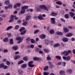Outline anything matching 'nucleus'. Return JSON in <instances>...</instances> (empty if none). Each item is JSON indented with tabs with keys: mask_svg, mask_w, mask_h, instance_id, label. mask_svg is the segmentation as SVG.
<instances>
[{
	"mask_svg": "<svg viewBox=\"0 0 75 75\" xmlns=\"http://www.w3.org/2000/svg\"><path fill=\"white\" fill-rule=\"evenodd\" d=\"M40 7L41 9H44L47 11H48L49 9L50 8V6L49 5L47 6V7L45 5H41L40 6Z\"/></svg>",
	"mask_w": 75,
	"mask_h": 75,
	"instance_id": "nucleus-1",
	"label": "nucleus"
},
{
	"mask_svg": "<svg viewBox=\"0 0 75 75\" xmlns=\"http://www.w3.org/2000/svg\"><path fill=\"white\" fill-rule=\"evenodd\" d=\"M24 37H23L22 38H21V37H19L16 38V40H17V41H19L18 42V44H20V43H21V42H22L23 41V39H24Z\"/></svg>",
	"mask_w": 75,
	"mask_h": 75,
	"instance_id": "nucleus-2",
	"label": "nucleus"
},
{
	"mask_svg": "<svg viewBox=\"0 0 75 75\" xmlns=\"http://www.w3.org/2000/svg\"><path fill=\"white\" fill-rule=\"evenodd\" d=\"M16 16H14L13 15H12L10 17V21H9V23H11L12 22L13 20H14V17H16Z\"/></svg>",
	"mask_w": 75,
	"mask_h": 75,
	"instance_id": "nucleus-3",
	"label": "nucleus"
},
{
	"mask_svg": "<svg viewBox=\"0 0 75 75\" xmlns=\"http://www.w3.org/2000/svg\"><path fill=\"white\" fill-rule=\"evenodd\" d=\"M33 63V61H31L29 62L28 66L29 67H31V68H33L34 67V65H32Z\"/></svg>",
	"mask_w": 75,
	"mask_h": 75,
	"instance_id": "nucleus-4",
	"label": "nucleus"
},
{
	"mask_svg": "<svg viewBox=\"0 0 75 75\" xmlns=\"http://www.w3.org/2000/svg\"><path fill=\"white\" fill-rule=\"evenodd\" d=\"M51 21V23L52 24H54L55 23V19L54 18H51L50 19Z\"/></svg>",
	"mask_w": 75,
	"mask_h": 75,
	"instance_id": "nucleus-5",
	"label": "nucleus"
},
{
	"mask_svg": "<svg viewBox=\"0 0 75 75\" xmlns=\"http://www.w3.org/2000/svg\"><path fill=\"white\" fill-rule=\"evenodd\" d=\"M63 59H65L66 60H67V61H69V60H70V58L69 56H63Z\"/></svg>",
	"mask_w": 75,
	"mask_h": 75,
	"instance_id": "nucleus-6",
	"label": "nucleus"
},
{
	"mask_svg": "<svg viewBox=\"0 0 75 75\" xmlns=\"http://www.w3.org/2000/svg\"><path fill=\"white\" fill-rule=\"evenodd\" d=\"M46 37L45 35L44 34L41 35L40 36V38L42 39H44V38H45Z\"/></svg>",
	"mask_w": 75,
	"mask_h": 75,
	"instance_id": "nucleus-7",
	"label": "nucleus"
},
{
	"mask_svg": "<svg viewBox=\"0 0 75 75\" xmlns=\"http://www.w3.org/2000/svg\"><path fill=\"white\" fill-rule=\"evenodd\" d=\"M18 73L20 75H23L24 74V72L22 70H19L18 71Z\"/></svg>",
	"mask_w": 75,
	"mask_h": 75,
	"instance_id": "nucleus-8",
	"label": "nucleus"
},
{
	"mask_svg": "<svg viewBox=\"0 0 75 75\" xmlns=\"http://www.w3.org/2000/svg\"><path fill=\"white\" fill-rule=\"evenodd\" d=\"M38 18L39 19V20H43L44 18L42 17V16L41 14H40L39 16L38 17Z\"/></svg>",
	"mask_w": 75,
	"mask_h": 75,
	"instance_id": "nucleus-9",
	"label": "nucleus"
},
{
	"mask_svg": "<svg viewBox=\"0 0 75 75\" xmlns=\"http://www.w3.org/2000/svg\"><path fill=\"white\" fill-rule=\"evenodd\" d=\"M21 67L22 68H26V67H27V64H22L21 65Z\"/></svg>",
	"mask_w": 75,
	"mask_h": 75,
	"instance_id": "nucleus-10",
	"label": "nucleus"
},
{
	"mask_svg": "<svg viewBox=\"0 0 75 75\" xmlns=\"http://www.w3.org/2000/svg\"><path fill=\"white\" fill-rule=\"evenodd\" d=\"M69 14L71 17H73L75 16V14L72 12H70Z\"/></svg>",
	"mask_w": 75,
	"mask_h": 75,
	"instance_id": "nucleus-11",
	"label": "nucleus"
},
{
	"mask_svg": "<svg viewBox=\"0 0 75 75\" xmlns=\"http://www.w3.org/2000/svg\"><path fill=\"white\" fill-rule=\"evenodd\" d=\"M8 41V38H5L3 40V41L4 42H7Z\"/></svg>",
	"mask_w": 75,
	"mask_h": 75,
	"instance_id": "nucleus-12",
	"label": "nucleus"
},
{
	"mask_svg": "<svg viewBox=\"0 0 75 75\" xmlns=\"http://www.w3.org/2000/svg\"><path fill=\"white\" fill-rule=\"evenodd\" d=\"M56 34L59 35H63L62 33L60 32H57L56 33Z\"/></svg>",
	"mask_w": 75,
	"mask_h": 75,
	"instance_id": "nucleus-13",
	"label": "nucleus"
},
{
	"mask_svg": "<svg viewBox=\"0 0 75 75\" xmlns=\"http://www.w3.org/2000/svg\"><path fill=\"white\" fill-rule=\"evenodd\" d=\"M5 4L6 5H8V4H10V0H7L5 2Z\"/></svg>",
	"mask_w": 75,
	"mask_h": 75,
	"instance_id": "nucleus-14",
	"label": "nucleus"
},
{
	"mask_svg": "<svg viewBox=\"0 0 75 75\" xmlns=\"http://www.w3.org/2000/svg\"><path fill=\"white\" fill-rule=\"evenodd\" d=\"M13 28V26H9L6 29V30L8 31V30H9L10 29H11V28Z\"/></svg>",
	"mask_w": 75,
	"mask_h": 75,
	"instance_id": "nucleus-15",
	"label": "nucleus"
},
{
	"mask_svg": "<svg viewBox=\"0 0 75 75\" xmlns=\"http://www.w3.org/2000/svg\"><path fill=\"white\" fill-rule=\"evenodd\" d=\"M63 41L64 42H67L68 41V39L67 38H64L63 39Z\"/></svg>",
	"mask_w": 75,
	"mask_h": 75,
	"instance_id": "nucleus-16",
	"label": "nucleus"
},
{
	"mask_svg": "<svg viewBox=\"0 0 75 75\" xmlns=\"http://www.w3.org/2000/svg\"><path fill=\"white\" fill-rule=\"evenodd\" d=\"M64 31L65 32V33H67L69 31V29L68 28H64Z\"/></svg>",
	"mask_w": 75,
	"mask_h": 75,
	"instance_id": "nucleus-17",
	"label": "nucleus"
},
{
	"mask_svg": "<svg viewBox=\"0 0 75 75\" xmlns=\"http://www.w3.org/2000/svg\"><path fill=\"white\" fill-rule=\"evenodd\" d=\"M33 59L34 61H38L39 60L40 58L38 57H34L33 58Z\"/></svg>",
	"mask_w": 75,
	"mask_h": 75,
	"instance_id": "nucleus-18",
	"label": "nucleus"
},
{
	"mask_svg": "<svg viewBox=\"0 0 75 75\" xmlns=\"http://www.w3.org/2000/svg\"><path fill=\"white\" fill-rule=\"evenodd\" d=\"M12 48L13 50H17L18 49V46H15L13 47Z\"/></svg>",
	"mask_w": 75,
	"mask_h": 75,
	"instance_id": "nucleus-19",
	"label": "nucleus"
},
{
	"mask_svg": "<svg viewBox=\"0 0 75 75\" xmlns=\"http://www.w3.org/2000/svg\"><path fill=\"white\" fill-rule=\"evenodd\" d=\"M23 60L24 61H27L28 59V58L27 57H25L23 58Z\"/></svg>",
	"mask_w": 75,
	"mask_h": 75,
	"instance_id": "nucleus-20",
	"label": "nucleus"
},
{
	"mask_svg": "<svg viewBox=\"0 0 75 75\" xmlns=\"http://www.w3.org/2000/svg\"><path fill=\"white\" fill-rule=\"evenodd\" d=\"M55 58L58 59H59V60L61 59V57L59 56H55Z\"/></svg>",
	"mask_w": 75,
	"mask_h": 75,
	"instance_id": "nucleus-21",
	"label": "nucleus"
},
{
	"mask_svg": "<svg viewBox=\"0 0 75 75\" xmlns=\"http://www.w3.org/2000/svg\"><path fill=\"white\" fill-rule=\"evenodd\" d=\"M66 37H71V36H72V34L70 33H68L67 35H66Z\"/></svg>",
	"mask_w": 75,
	"mask_h": 75,
	"instance_id": "nucleus-22",
	"label": "nucleus"
},
{
	"mask_svg": "<svg viewBox=\"0 0 75 75\" xmlns=\"http://www.w3.org/2000/svg\"><path fill=\"white\" fill-rule=\"evenodd\" d=\"M60 75H62L65 74V71H64L61 70L60 71Z\"/></svg>",
	"mask_w": 75,
	"mask_h": 75,
	"instance_id": "nucleus-23",
	"label": "nucleus"
},
{
	"mask_svg": "<svg viewBox=\"0 0 75 75\" xmlns=\"http://www.w3.org/2000/svg\"><path fill=\"white\" fill-rule=\"evenodd\" d=\"M60 45V44H59L57 43V44H54V47H59V46Z\"/></svg>",
	"mask_w": 75,
	"mask_h": 75,
	"instance_id": "nucleus-24",
	"label": "nucleus"
},
{
	"mask_svg": "<svg viewBox=\"0 0 75 75\" xmlns=\"http://www.w3.org/2000/svg\"><path fill=\"white\" fill-rule=\"evenodd\" d=\"M25 9H22L21 12V13L22 14H24V13H25Z\"/></svg>",
	"mask_w": 75,
	"mask_h": 75,
	"instance_id": "nucleus-25",
	"label": "nucleus"
},
{
	"mask_svg": "<svg viewBox=\"0 0 75 75\" xmlns=\"http://www.w3.org/2000/svg\"><path fill=\"white\" fill-rule=\"evenodd\" d=\"M25 30V28L23 27H22L21 29L19 30V31L20 32H21V31H24Z\"/></svg>",
	"mask_w": 75,
	"mask_h": 75,
	"instance_id": "nucleus-26",
	"label": "nucleus"
},
{
	"mask_svg": "<svg viewBox=\"0 0 75 75\" xmlns=\"http://www.w3.org/2000/svg\"><path fill=\"white\" fill-rule=\"evenodd\" d=\"M50 34H54V30L53 29H51L50 31Z\"/></svg>",
	"mask_w": 75,
	"mask_h": 75,
	"instance_id": "nucleus-27",
	"label": "nucleus"
},
{
	"mask_svg": "<svg viewBox=\"0 0 75 75\" xmlns=\"http://www.w3.org/2000/svg\"><path fill=\"white\" fill-rule=\"evenodd\" d=\"M50 15L51 16H55L57 15V14L54 13H51V14H50Z\"/></svg>",
	"mask_w": 75,
	"mask_h": 75,
	"instance_id": "nucleus-28",
	"label": "nucleus"
},
{
	"mask_svg": "<svg viewBox=\"0 0 75 75\" xmlns=\"http://www.w3.org/2000/svg\"><path fill=\"white\" fill-rule=\"evenodd\" d=\"M8 6L9 8H11L13 7V5L11 4H9Z\"/></svg>",
	"mask_w": 75,
	"mask_h": 75,
	"instance_id": "nucleus-29",
	"label": "nucleus"
},
{
	"mask_svg": "<svg viewBox=\"0 0 75 75\" xmlns=\"http://www.w3.org/2000/svg\"><path fill=\"white\" fill-rule=\"evenodd\" d=\"M67 72H68V73H69L70 74H71L72 73V70H71V69H68L67 71Z\"/></svg>",
	"mask_w": 75,
	"mask_h": 75,
	"instance_id": "nucleus-30",
	"label": "nucleus"
},
{
	"mask_svg": "<svg viewBox=\"0 0 75 75\" xmlns=\"http://www.w3.org/2000/svg\"><path fill=\"white\" fill-rule=\"evenodd\" d=\"M49 67L48 66H46L44 68V71H47Z\"/></svg>",
	"mask_w": 75,
	"mask_h": 75,
	"instance_id": "nucleus-31",
	"label": "nucleus"
},
{
	"mask_svg": "<svg viewBox=\"0 0 75 75\" xmlns=\"http://www.w3.org/2000/svg\"><path fill=\"white\" fill-rule=\"evenodd\" d=\"M26 31H27L26 30H25L24 31L22 32L21 33V35H24L26 33Z\"/></svg>",
	"mask_w": 75,
	"mask_h": 75,
	"instance_id": "nucleus-32",
	"label": "nucleus"
},
{
	"mask_svg": "<svg viewBox=\"0 0 75 75\" xmlns=\"http://www.w3.org/2000/svg\"><path fill=\"white\" fill-rule=\"evenodd\" d=\"M28 8V6H23L22 8V9H27Z\"/></svg>",
	"mask_w": 75,
	"mask_h": 75,
	"instance_id": "nucleus-33",
	"label": "nucleus"
},
{
	"mask_svg": "<svg viewBox=\"0 0 75 75\" xmlns=\"http://www.w3.org/2000/svg\"><path fill=\"white\" fill-rule=\"evenodd\" d=\"M56 4H59V5H62V2L60 1H57L56 2Z\"/></svg>",
	"mask_w": 75,
	"mask_h": 75,
	"instance_id": "nucleus-34",
	"label": "nucleus"
},
{
	"mask_svg": "<svg viewBox=\"0 0 75 75\" xmlns=\"http://www.w3.org/2000/svg\"><path fill=\"white\" fill-rule=\"evenodd\" d=\"M43 51L45 52H50V50L47 49H44Z\"/></svg>",
	"mask_w": 75,
	"mask_h": 75,
	"instance_id": "nucleus-35",
	"label": "nucleus"
},
{
	"mask_svg": "<svg viewBox=\"0 0 75 75\" xmlns=\"http://www.w3.org/2000/svg\"><path fill=\"white\" fill-rule=\"evenodd\" d=\"M66 52H67V51H64L63 52H62L61 53V54L63 55H64V56H65V54H66Z\"/></svg>",
	"mask_w": 75,
	"mask_h": 75,
	"instance_id": "nucleus-36",
	"label": "nucleus"
},
{
	"mask_svg": "<svg viewBox=\"0 0 75 75\" xmlns=\"http://www.w3.org/2000/svg\"><path fill=\"white\" fill-rule=\"evenodd\" d=\"M62 65L63 67H65L66 65V63L65 62H62Z\"/></svg>",
	"mask_w": 75,
	"mask_h": 75,
	"instance_id": "nucleus-37",
	"label": "nucleus"
},
{
	"mask_svg": "<svg viewBox=\"0 0 75 75\" xmlns=\"http://www.w3.org/2000/svg\"><path fill=\"white\" fill-rule=\"evenodd\" d=\"M23 62H24V61L23 60H21L18 62V65H19L20 64H21L23 63Z\"/></svg>",
	"mask_w": 75,
	"mask_h": 75,
	"instance_id": "nucleus-38",
	"label": "nucleus"
},
{
	"mask_svg": "<svg viewBox=\"0 0 75 75\" xmlns=\"http://www.w3.org/2000/svg\"><path fill=\"white\" fill-rule=\"evenodd\" d=\"M10 44H13V40L12 39H10Z\"/></svg>",
	"mask_w": 75,
	"mask_h": 75,
	"instance_id": "nucleus-39",
	"label": "nucleus"
},
{
	"mask_svg": "<svg viewBox=\"0 0 75 75\" xmlns=\"http://www.w3.org/2000/svg\"><path fill=\"white\" fill-rule=\"evenodd\" d=\"M47 60H48V61H50V60H51V57H50V55H47Z\"/></svg>",
	"mask_w": 75,
	"mask_h": 75,
	"instance_id": "nucleus-40",
	"label": "nucleus"
},
{
	"mask_svg": "<svg viewBox=\"0 0 75 75\" xmlns=\"http://www.w3.org/2000/svg\"><path fill=\"white\" fill-rule=\"evenodd\" d=\"M30 18H31V16H28L26 17V20H28L30 19Z\"/></svg>",
	"mask_w": 75,
	"mask_h": 75,
	"instance_id": "nucleus-41",
	"label": "nucleus"
},
{
	"mask_svg": "<svg viewBox=\"0 0 75 75\" xmlns=\"http://www.w3.org/2000/svg\"><path fill=\"white\" fill-rule=\"evenodd\" d=\"M19 28V25H16L15 26V30H17Z\"/></svg>",
	"mask_w": 75,
	"mask_h": 75,
	"instance_id": "nucleus-42",
	"label": "nucleus"
},
{
	"mask_svg": "<svg viewBox=\"0 0 75 75\" xmlns=\"http://www.w3.org/2000/svg\"><path fill=\"white\" fill-rule=\"evenodd\" d=\"M65 17L66 18H69V16L67 14H66L65 15Z\"/></svg>",
	"mask_w": 75,
	"mask_h": 75,
	"instance_id": "nucleus-43",
	"label": "nucleus"
},
{
	"mask_svg": "<svg viewBox=\"0 0 75 75\" xmlns=\"http://www.w3.org/2000/svg\"><path fill=\"white\" fill-rule=\"evenodd\" d=\"M16 5H17V7H19L21 6V3H17Z\"/></svg>",
	"mask_w": 75,
	"mask_h": 75,
	"instance_id": "nucleus-44",
	"label": "nucleus"
},
{
	"mask_svg": "<svg viewBox=\"0 0 75 75\" xmlns=\"http://www.w3.org/2000/svg\"><path fill=\"white\" fill-rule=\"evenodd\" d=\"M27 24V21H25L23 23V25H26Z\"/></svg>",
	"mask_w": 75,
	"mask_h": 75,
	"instance_id": "nucleus-45",
	"label": "nucleus"
},
{
	"mask_svg": "<svg viewBox=\"0 0 75 75\" xmlns=\"http://www.w3.org/2000/svg\"><path fill=\"white\" fill-rule=\"evenodd\" d=\"M3 69H6L7 68V66H6L5 65H4L3 67Z\"/></svg>",
	"mask_w": 75,
	"mask_h": 75,
	"instance_id": "nucleus-46",
	"label": "nucleus"
},
{
	"mask_svg": "<svg viewBox=\"0 0 75 75\" xmlns=\"http://www.w3.org/2000/svg\"><path fill=\"white\" fill-rule=\"evenodd\" d=\"M44 75H48L49 73L48 72H44L43 73Z\"/></svg>",
	"mask_w": 75,
	"mask_h": 75,
	"instance_id": "nucleus-47",
	"label": "nucleus"
},
{
	"mask_svg": "<svg viewBox=\"0 0 75 75\" xmlns=\"http://www.w3.org/2000/svg\"><path fill=\"white\" fill-rule=\"evenodd\" d=\"M31 39H30V38L29 37H28L26 39V41H30Z\"/></svg>",
	"mask_w": 75,
	"mask_h": 75,
	"instance_id": "nucleus-48",
	"label": "nucleus"
},
{
	"mask_svg": "<svg viewBox=\"0 0 75 75\" xmlns=\"http://www.w3.org/2000/svg\"><path fill=\"white\" fill-rule=\"evenodd\" d=\"M4 65V64L3 63H2V64H0V68H3Z\"/></svg>",
	"mask_w": 75,
	"mask_h": 75,
	"instance_id": "nucleus-49",
	"label": "nucleus"
},
{
	"mask_svg": "<svg viewBox=\"0 0 75 75\" xmlns=\"http://www.w3.org/2000/svg\"><path fill=\"white\" fill-rule=\"evenodd\" d=\"M40 50H41V49L37 48L36 49V51H37V52H39V51H40Z\"/></svg>",
	"mask_w": 75,
	"mask_h": 75,
	"instance_id": "nucleus-50",
	"label": "nucleus"
},
{
	"mask_svg": "<svg viewBox=\"0 0 75 75\" xmlns=\"http://www.w3.org/2000/svg\"><path fill=\"white\" fill-rule=\"evenodd\" d=\"M38 32H39V30H36L34 32V33L37 34V33H38Z\"/></svg>",
	"mask_w": 75,
	"mask_h": 75,
	"instance_id": "nucleus-51",
	"label": "nucleus"
},
{
	"mask_svg": "<svg viewBox=\"0 0 75 75\" xmlns=\"http://www.w3.org/2000/svg\"><path fill=\"white\" fill-rule=\"evenodd\" d=\"M31 42L32 44H33V43H34V42L35 41V40H34L33 39L31 40Z\"/></svg>",
	"mask_w": 75,
	"mask_h": 75,
	"instance_id": "nucleus-52",
	"label": "nucleus"
},
{
	"mask_svg": "<svg viewBox=\"0 0 75 75\" xmlns=\"http://www.w3.org/2000/svg\"><path fill=\"white\" fill-rule=\"evenodd\" d=\"M6 64L7 65H9L10 64V62L8 61H7L6 62Z\"/></svg>",
	"mask_w": 75,
	"mask_h": 75,
	"instance_id": "nucleus-53",
	"label": "nucleus"
},
{
	"mask_svg": "<svg viewBox=\"0 0 75 75\" xmlns=\"http://www.w3.org/2000/svg\"><path fill=\"white\" fill-rule=\"evenodd\" d=\"M3 51H4V53H6L8 52V50H7V49H4V50Z\"/></svg>",
	"mask_w": 75,
	"mask_h": 75,
	"instance_id": "nucleus-54",
	"label": "nucleus"
},
{
	"mask_svg": "<svg viewBox=\"0 0 75 75\" xmlns=\"http://www.w3.org/2000/svg\"><path fill=\"white\" fill-rule=\"evenodd\" d=\"M30 47L31 48H34V45H33L31 44L30 45Z\"/></svg>",
	"mask_w": 75,
	"mask_h": 75,
	"instance_id": "nucleus-55",
	"label": "nucleus"
},
{
	"mask_svg": "<svg viewBox=\"0 0 75 75\" xmlns=\"http://www.w3.org/2000/svg\"><path fill=\"white\" fill-rule=\"evenodd\" d=\"M60 20L62 22H65V20L64 19H63V18H61Z\"/></svg>",
	"mask_w": 75,
	"mask_h": 75,
	"instance_id": "nucleus-56",
	"label": "nucleus"
},
{
	"mask_svg": "<svg viewBox=\"0 0 75 75\" xmlns=\"http://www.w3.org/2000/svg\"><path fill=\"white\" fill-rule=\"evenodd\" d=\"M17 7H17L16 4H15L13 6V7H14V8H17Z\"/></svg>",
	"mask_w": 75,
	"mask_h": 75,
	"instance_id": "nucleus-57",
	"label": "nucleus"
},
{
	"mask_svg": "<svg viewBox=\"0 0 75 75\" xmlns=\"http://www.w3.org/2000/svg\"><path fill=\"white\" fill-rule=\"evenodd\" d=\"M69 55V54L67 51H66V52L65 54V56H68Z\"/></svg>",
	"mask_w": 75,
	"mask_h": 75,
	"instance_id": "nucleus-58",
	"label": "nucleus"
},
{
	"mask_svg": "<svg viewBox=\"0 0 75 75\" xmlns=\"http://www.w3.org/2000/svg\"><path fill=\"white\" fill-rule=\"evenodd\" d=\"M1 17L3 18H5L6 17V15L4 14H2L1 15Z\"/></svg>",
	"mask_w": 75,
	"mask_h": 75,
	"instance_id": "nucleus-59",
	"label": "nucleus"
},
{
	"mask_svg": "<svg viewBox=\"0 0 75 75\" xmlns=\"http://www.w3.org/2000/svg\"><path fill=\"white\" fill-rule=\"evenodd\" d=\"M8 37H11V34L10 33H8Z\"/></svg>",
	"mask_w": 75,
	"mask_h": 75,
	"instance_id": "nucleus-60",
	"label": "nucleus"
},
{
	"mask_svg": "<svg viewBox=\"0 0 75 75\" xmlns=\"http://www.w3.org/2000/svg\"><path fill=\"white\" fill-rule=\"evenodd\" d=\"M62 63L61 62H59L57 64V65H61Z\"/></svg>",
	"mask_w": 75,
	"mask_h": 75,
	"instance_id": "nucleus-61",
	"label": "nucleus"
},
{
	"mask_svg": "<svg viewBox=\"0 0 75 75\" xmlns=\"http://www.w3.org/2000/svg\"><path fill=\"white\" fill-rule=\"evenodd\" d=\"M49 42H49V41L47 40V41H46L45 44H47V45L48 44H49Z\"/></svg>",
	"mask_w": 75,
	"mask_h": 75,
	"instance_id": "nucleus-62",
	"label": "nucleus"
},
{
	"mask_svg": "<svg viewBox=\"0 0 75 75\" xmlns=\"http://www.w3.org/2000/svg\"><path fill=\"white\" fill-rule=\"evenodd\" d=\"M39 54H42L43 53V51L41 50H40L39 52Z\"/></svg>",
	"mask_w": 75,
	"mask_h": 75,
	"instance_id": "nucleus-63",
	"label": "nucleus"
},
{
	"mask_svg": "<svg viewBox=\"0 0 75 75\" xmlns=\"http://www.w3.org/2000/svg\"><path fill=\"white\" fill-rule=\"evenodd\" d=\"M73 53L75 55V49H73Z\"/></svg>",
	"mask_w": 75,
	"mask_h": 75,
	"instance_id": "nucleus-64",
	"label": "nucleus"
}]
</instances>
